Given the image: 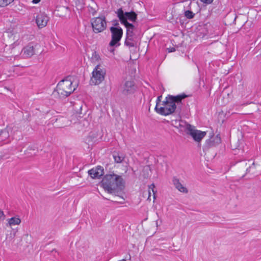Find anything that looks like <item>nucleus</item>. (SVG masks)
Wrapping results in <instances>:
<instances>
[{"label": "nucleus", "instance_id": "412c9836", "mask_svg": "<svg viewBox=\"0 0 261 261\" xmlns=\"http://www.w3.org/2000/svg\"><path fill=\"white\" fill-rule=\"evenodd\" d=\"M57 121H59L60 123L59 124H57V126L59 127H63L70 124L69 121L67 119L64 118L63 117L57 118L56 122Z\"/></svg>", "mask_w": 261, "mask_h": 261}, {"label": "nucleus", "instance_id": "72a5a7b5", "mask_svg": "<svg viewBox=\"0 0 261 261\" xmlns=\"http://www.w3.org/2000/svg\"><path fill=\"white\" fill-rule=\"evenodd\" d=\"M40 1V0H33L32 2H33L34 4H37V3H38Z\"/></svg>", "mask_w": 261, "mask_h": 261}, {"label": "nucleus", "instance_id": "4c0bfd02", "mask_svg": "<svg viewBox=\"0 0 261 261\" xmlns=\"http://www.w3.org/2000/svg\"><path fill=\"white\" fill-rule=\"evenodd\" d=\"M91 11H90V10H89L90 12H91V11H93L94 10H93V9H92V8H91Z\"/></svg>", "mask_w": 261, "mask_h": 261}, {"label": "nucleus", "instance_id": "6e6552de", "mask_svg": "<svg viewBox=\"0 0 261 261\" xmlns=\"http://www.w3.org/2000/svg\"><path fill=\"white\" fill-rule=\"evenodd\" d=\"M117 16L119 17L121 23L124 24L127 28V36L129 35L130 37H133V30L135 27L133 24L129 23L127 20H126V18H125L123 16V11L121 8H120L118 10Z\"/></svg>", "mask_w": 261, "mask_h": 261}, {"label": "nucleus", "instance_id": "c85d7f7f", "mask_svg": "<svg viewBox=\"0 0 261 261\" xmlns=\"http://www.w3.org/2000/svg\"><path fill=\"white\" fill-rule=\"evenodd\" d=\"M243 144V141L238 140L237 142H233V146L232 145V147H233L234 149H240L241 148V144Z\"/></svg>", "mask_w": 261, "mask_h": 261}, {"label": "nucleus", "instance_id": "a878e982", "mask_svg": "<svg viewBox=\"0 0 261 261\" xmlns=\"http://www.w3.org/2000/svg\"><path fill=\"white\" fill-rule=\"evenodd\" d=\"M191 96L190 95H187L185 93H182L181 94H179L176 96H173L168 95L166 98H187V97Z\"/></svg>", "mask_w": 261, "mask_h": 261}, {"label": "nucleus", "instance_id": "f03ea898", "mask_svg": "<svg viewBox=\"0 0 261 261\" xmlns=\"http://www.w3.org/2000/svg\"><path fill=\"white\" fill-rule=\"evenodd\" d=\"M182 99H157L155 111L163 115L173 113L177 105L181 104Z\"/></svg>", "mask_w": 261, "mask_h": 261}, {"label": "nucleus", "instance_id": "f257e3e1", "mask_svg": "<svg viewBox=\"0 0 261 261\" xmlns=\"http://www.w3.org/2000/svg\"><path fill=\"white\" fill-rule=\"evenodd\" d=\"M5 40L6 43L9 44V45L6 44L5 48L6 52L9 51V54H10L7 57L10 58L9 60L10 61L18 59L20 55L22 54L21 48L19 46L20 43L19 35L11 32L7 33Z\"/></svg>", "mask_w": 261, "mask_h": 261}, {"label": "nucleus", "instance_id": "aec40b11", "mask_svg": "<svg viewBox=\"0 0 261 261\" xmlns=\"http://www.w3.org/2000/svg\"><path fill=\"white\" fill-rule=\"evenodd\" d=\"M154 188H155V186L153 184L148 186V191H147V194H148L147 199L151 200L150 197H151V194H152L153 200L155 199L156 191H155Z\"/></svg>", "mask_w": 261, "mask_h": 261}, {"label": "nucleus", "instance_id": "9b49d317", "mask_svg": "<svg viewBox=\"0 0 261 261\" xmlns=\"http://www.w3.org/2000/svg\"><path fill=\"white\" fill-rule=\"evenodd\" d=\"M188 134L191 135L195 141L199 142L205 136L206 133L195 129L194 127L192 126Z\"/></svg>", "mask_w": 261, "mask_h": 261}, {"label": "nucleus", "instance_id": "e433bc0d", "mask_svg": "<svg viewBox=\"0 0 261 261\" xmlns=\"http://www.w3.org/2000/svg\"><path fill=\"white\" fill-rule=\"evenodd\" d=\"M157 98H162V95L158 96Z\"/></svg>", "mask_w": 261, "mask_h": 261}, {"label": "nucleus", "instance_id": "4be33fe9", "mask_svg": "<svg viewBox=\"0 0 261 261\" xmlns=\"http://www.w3.org/2000/svg\"><path fill=\"white\" fill-rule=\"evenodd\" d=\"M8 221L7 225L11 227L13 225H19L21 222V220L17 217H12L8 219Z\"/></svg>", "mask_w": 261, "mask_h": 261}, {"label": "nucleus", "instance_id": "393cba45", "mask_svg": "<svg viewBox=\"0 0 261 261\" xmlns=\"http://www.w3.org/2000/svg\"><path fill=\"white\" fill-rule=\"evenodd\" d=\"M113 158L116 163H120L124 160V156L120 155L119 153H115L113 154Z\"/></svg>", "mask_w": 261, "mask_h": 261}, {"label": "nucleus", "instance_id": "6ab92c4d", "mask_svg": "<svg viewBox=\"0 0 261 261\" xmlns=\"http://www.w3.org/2000/svg\"><path fill=\"white\" fill-rule=\"evenodd\" d=\"M123 16L126 18V20L129 19L132 21H135L137 19V14L133 11L130 12H123Z\"/></svg>", "mask_w": 261, "mask_h": 261}, {"label": "nucleus", "instance_id": "b1692460", "mask_svg": "<svg viewBox=\"0 0 261 261\" xmlns=\"http://www.w3.org/2000/svg\"><path fill=\"white\" fill-rule=\"evenodd\" d=\"M132 37H130L129 35L127 36L124 42L125 45L128 46L129 47H134L135 46V43L133 41Z\"/></svg>", "mask_w": 261, "mask_h": 261}, {"label": "nucleus", "instance_id": "1a4fd4ad", "mask_svg": "<svg viewBox=\"0 0 261 261\" xmlns=\"http://www.w3.org/2000/svg\"><path fill=\"white\" fill-rule=\"evenodd\" d=\"M36 44L31 42L21 49L22 57L23 58H30L35 54Z\"/></svg>", "mask_w": 261, "mask_h": 261}, {"label": "nucleus", "instance_id": "7ed1b4c3", "mask_svg": "<svg viewBox=\"0 0 261 261\" xmlns=\"http://www.w3.org/2000/svg\"><path fill=\"white\" fill-rule=\"evenodd\" d=\"M71 78L67 77L59 82L56 90L52 93L55 98H62L69 96L76 88V85H72Z\"/></svg>", "mask_w": 261, "mask_h": 261}, {"label": "nucleus", "instance_id": "423d86ee", "mask_svg": "<svg viewBox=\"0 0 261 261\" xmlns=\"http://www.w3.org/2000/svg\"><path fill=\"white\" fill-rule=\"evenodd\" d=\"M105 71L97 65L92 72V77L91 79V83L94 85H98L103 81Z\"/></svg>", "mask_w": 261, "mask_h": 261}, {"label": "nucleus", "instance_id": "dca6fc26", "mask_svg": "<svg viewBox=\"0 0 261 261\" xmlns=\"http://www.w3.org/2000/svg\"><path fill=\"white\" fill-rule=\"evenodd\" d=\"M173 183L175 188L180 192H182L184 193H188V189L180 182L178 179L175 177L173 178Z\"/></svg>", "mask_w": 261, "mask_h": 261}, {"label": "nucleus", "instance_id": "0eeeda50", "mask_svg": "<svg viewBox=\"0 0 261 261\" xmlns=\"http://www.w3.org/2000/svg\"><path fill=\"white\" fill-rule=\"evenodd\" d=\"M91 24L93 31L96 33L103 31L107 28V22L104 16L94 18Z\"/></svg>", "mask_w": 261, "mask_h": 261}, {"label": "nucleus", "instance_id": "39448f33", "mask_svg": "<svg viewBox=\"0 0 261 261\" xmlns=\"http://www.w3.org/2000/svg\"><path fill=\"white\" fill-rule=\"evenodd\" d=\"M110 31L112 34V39L109 45L110 46H119L120 44L119 41L123 35L122 29L120 27H112L110 28Z\"/></svg>", "mask_w": 261, "mask_h": 261}, {"label": "nucleus", "instance_id": "a211bd4d", "mask_svg": "<svg viewBox=\"0 0 261 261\" xmlns=\"http://www.w3.org/2000/svg\"><path fill=\"white\" fill-rule=\"evenodd\" d=\"M9 137V129L8 127L4 129L0 130V142H2L6 140Z\"/></svg>", "mask_w": 261, "mask_h": 261}, {"label": "nucleus", "instance_id": "7c9ffc66", "mask_svg": "<svg viewBox=\"0 0 261 261\" xmlns=\"http://www.w3.org/2000/svg\"><path fill=\"white\" fill-rule=\"evenodd\" d=\"M200 1L201 2L205 3V4H211L213 1V0H200Z\"/></svg>", "mask_w": 261, "mask_h": 261}, {"label": "nucleus", "instance_id": "f8f14e48", "mask_svg": "<svg viewBox=\"0 0 261 261\" xmlns=\"http://www.w3.org/2000/svg\"><path fill=\"white\" fill-rule=\"evenodd\" d=\"M49 18L44 13H40L36 18V22L39 28L45 27L48 21Z\"/></svg>", "mask_w": 261, "mask_h": 261}, {"label": "nucleus", "instance_id": "20e7f679", "mask_svg": "<svg viewBox=\"0 0 261 261\" xmlns=\"http://www.w3.org/2000/svg\"><path fill=\"white\" fill-rule=\"evenodd\" d=\"M123 180L121 176L114 173L106 174L101 181V185L106 191L112 194L123 186Z\"/></svg>", "mask_w": 261, "mask_h": 261}, {"label": "nucleus", "instance_id": "bb28decb", "mask_svg": "<svg viewBox=\"0 0 261 261\" xmlns=\"http://www.w3.org/2000/svg\"><path fill=\"white\" fill-rule=\"evenodd\" d=\"M13 0H0V6L5 7L12 3Z\"/></svg>", "mask_w": 261, "mask_h": 261}, {"label": "nucleus", "instance_id": "5701e85b", "mask_svg": "<svg viewBox=\"0 0 261 261\" xmlns=\"http://www.w3.org/2000/svg\"><path fill=\"white\" fill-rule=\"evenodd\" d=\"M151 169L150 166H145L142 170V175L144 178H147L150 175Z\"/></svg>", "mask_w": 261, "mask_h": 261}, {"label": "nucleus", "instance_id": "9d476101", "mask_svg": "<svg viewBox=\"0 0 261 261\" xmlns=\"http://www.w3.org/2000/svg\"><path fill=\"white\" fill-rule=\"evenodd\" d=\"M255 165L254 162L250 163V161H242L239 162L237 165V167L240 172L245 171V174L250 172V169L252 166Z\"/></svg>", "mask_w": 261, "mask_h": 261}, {"label": "nucleus", "instance_id": "473e14b6", "mask_svg": "<svg viewBox=\"0 0 261 261\" xmlns=\"http://www.w3.org/2000/svg\"><path fill=\"white\" fill-rule=\"evenodd\" d=\"M4 215L3 212V211H2L1 210H0V219H1L2 217H4Z\"/></svg>", "mask_w": 261, "mask_h": 261}, {"label": "nucleus", "instance_id": "f704fd0d", "mask_svg": "<svg viewBox=\"0 0 261 261\" xmlns=\"http://www.w3.org/2000/svg\"><path fill=\"white\" fill-rule=\"evenodd\" d=\"M93 14H94L96 12L95 10H93V11H91Z\"/></svg>", "mask_w": 261, "mask_h": 261}, {"label": "nucleus", "instance_id": "ddd939ff", "mask_svg": "<svg viewBox=\"0 0 261 261\" xmlns=\"http://www.w3.org/2000/svg\"><path fill=\"white\" fill-rule=\"evenodd\" d=\"M221 138L219 135L213 136L210 139L206 140V144L204 146V149H208V148L216 146L221 142Z\"/></svg>", "mask_w": 261, "mask_h": 261}, {"label": "nucleus", "instance_id": "2eb2a0df", "mask_svg": "<svg viewBox=\"0 0 261 261\" xmlns=\"http://www.w3.org/2000/svg\"><path fill=\"white\" fill-rule=\"evenodd\" d=\"M136 86L135 85L133 81H127L124 85L123 93L125 94L133 93L136 91Z\"/></svg>", "mask_w": 261, "mask_h": 261}, {"label": "nucleus", "instance_id": "2f4dec72", "mask_svg": "<svg viewBox=\"0 0 261 261\" xmlns=\"http://www.w3.org/2000/svg\"><path fill=\"white\" fill-rule=\"evenodd\" d=\"M169 53H172L175 51V49L174 47H171L167 49Z\"/></svg>", "mask_w": 261, "mask_h": 261}, {"label": "nucleus", "instance_id": "c756f323", "mask_svg": "<svg viewBox=\"0 0 261 261\" xmlns=\"http://www.w3.org/2000/svg\"><path fill=\"white\" fill-rule=\"evenodd\" d=\"M181 120H180H180H177V119L172 120L171 124L174 127L178 128H179V126L180 125V122H181Z\"/></svg>", "mask_w": 261, "mask_h": 261}, {"label": "nucleus", "instance_id": "4468645a", "mask_svg": "<svg viewBox=\"0 0 261 261\" xmlns=\"http://www.w3.org/2000/svg\"><path fill=\"white\" fill-rule=\"evenodd\" d=\"M88 173L92 178H98L103 174V169L101 166H98L95 169L89 170Z\"/></svg>", "mask_w": 261, "mask_h": 261}, {"label": "nucleus", "instance_id": "f3484780", "mask_svg": "<svg viewBox=\"0 0 261 261\" xmlns=\"http://www.w3.org/2000/svg\"><path fill=\"white\" fill-rule=\"evenodd\" d=\"M192 127V126L191 125L187 123L185 121L181 120L179 128H178L179 129L181 132H185L188 134Z\"/></svg>", "mask_w": 261, "mask_h": 261}, {"label": "nucleus", "instance_id": "58836bf2", "mask_svg": "<svg viewBox=\"0 0 261 261\" xmlns=\"http://www.w3.org/2000/svg\"><path fill=\"white\" fill-rule=\"evenodd\" d=\"M156 225L157 226H158V223L157 221L156 222Z\"/></svg>", "mask_w": 261, "mask_h": 261}, {"label": "nucleus", "instance_id": "c9c22d12", "mask_svg": "<svg viewBox=\"0 0 261 261\" xmlns=\"http://www.w3.org/2000/svg\"><path fill=\"white\" fill-rule=\"evenodd\" d=\"M120 197V198H121L122 200H124V199L122 197Z\"/></svg>", "mask_w": 261, "mask_h": 261}, {"label": "nucleus", "instance_id": "cd10ccee", "mask_svg": "<svg viewBox=\"0 0 261 261\" xmlns=\"http://www.w3.org/2000/svg\"><path fill=\"white\" fill-rule=\"evenodd\" d=\"M185 16L188 19H191L194 17L195 14L191 11L187 10L184 13Z\"/></svg>", "mask_w": 261, "mask_h": 261}]
</instances>
